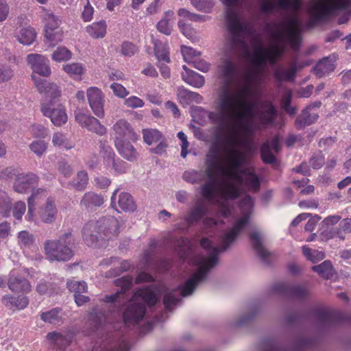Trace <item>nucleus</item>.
Returning a JSON list of instances; mask_svg holds the SVG:
<instances>
[{
  "mask_svg": "<svg viewBox=\"0 0 351 351\" xmlns=\"http://www.w3.org/2000/svg\"><path fill=\"white\" fill-rule=\"evenodd\" d=\"M255 78L254 74L247 75L244 83L236 90L227 86L221 88L217 102L219 112H208L209 119L219 125H223L226 117L233 119L228 125L230 133L226 144L221 151L217 145H212L206 155V162L216 170L217 177L201 188L202 195L206 200L217 203L219 216L232 219V227L221 237V250H226L245 228L254 208V201L249 195L245 196L237 209L232 207L230 202L239 197L244 189L254 192L259 189L258 177L244 167L247 154L253 151L254 141L250 136L256 128V121L269 124L276 116V110L270 102L249 99L254 91L252 83Z\"/></svg>",
  "mask_w": 351,
  "mask_h": 351,
  "instance_id": "1",
  "label": "nucleus"
},
{
  "mask_svg": "<svg viewBox=\"0 0 351 351\" xmlns=\"http://www.w3.org/2000/svg\"><path fill=\"white\" fill-rule=\"evenodd\" d=\"M228 8L226 12L228 28L230 34L232 47L240 51L242 56L250 60L253 68L247 71L241 82L234 88L230 82L235 72V64L231 60L226 61L221 66V73L225 78L224 85L232 90H237L245 81L248 74H254L256 78L252 83L253 93L249 99H260L261 92L258 86L261 84L263 69L267 64H274L280 58L287 47L293 50L299 49L302 37V22L299 11L300 0H259L261 11L272 13L276 9L289 12L281 21L276 23L270 29L271 43L265 47L262 35L256 31L252 23L241 19L232 8L247 5L252 0H219Z\"/></svg>",
  "mask_w": 351,
  "mask_h": 351,
  "instance_id": "2",
  "label": "nucleus"
},
{
  "mask_svg": "<svg viewBox=\"0 0 351 351\" xmlns=\"http://www.w3.org/2000/svg\"><path fill=\"white\" fill-rule=\"evenodd\" d=\"M200 244L205 251V254L195 255L193 252L191 241L184 238L178 241L177 245L180 256L184 261L191 263L195 268L191 276L178 291L167 292L164 295L163 302L165 308L169 311L178 304L180 296L186 297L192 294L197 286L204 280L210 269L217 264L219 248L207 238H203Z\"/></svg>",
  "mask_w": 351,
  "mask_h": 351,
  "instance_id": "3",
  "label": "nucleus"
},
{
  "mask_svg": "<svg viewBox=\"0 0 351 351\" xmlns=\"http://www.w3.org/2000/svg\"><path fill=\"white\" fill-rule=\"evenodd\" d=\"M32 77L38 92L45 97L41 106L43 115L49 118L52 123L57 127L65 124L68 121L66 110L56 101L61 95L59 87L56 84L35 75H32Z\"/></svg>",
  "mask_w": 351,
  "mask_h": 351,
  "instance_id": "4",
  "label": "nucleus"
},
{
  "mask_svg": "<svg viewBox=\"0 0 351 351\" xmlns=\"http://www.w3.org/2000/svg\"><path fill=\"white\" fill-rule=\"evenodd\" d=\"M162 289L160 286H153L135 292L123 313L125 324L128 326L138 324L145 315V304L154 305L160 299Z\"/></svg>",
  "mask_w": 351,
  "mask_h": 351,
  "instance_id": "5",
  "label": "nucleus"
},
{
  "mask_svg": "<svg viewBox=\"0 0 351 351\" xmlns=\"http://www.w3.org/2000/svg\"><path fill=\"white\" fill-rule=\"evenodd\" d=\"M119 230V222L113 217H107L97 221H90L83 228L82 235L84 242L89 246L95 244L99 238H110Z\"/></svg>",
  "mask_w": 351,
  "mask_h": 351,
  "instance_id": "6",
  "label": "nucleus"
},
{
  "mask_svg": "<svg viewBox=\"0 0 351 351\" xmlns=\"http://www.w3.org/2000/svg\"><path fill=\"white\" fill-rule=\"evenodd\" d=\"M351 0H310L306 10L312 23H316L330 14L348 10Z\"/></svg>",
  "mask_w": 351,
  "mask_h": 351,
  "instance_id": "7",
  "label": "nucleus"
},
{
  "mask_svg": "<svg viewBox=\"0 0 351 351\" xmlns=\"http://www.w3.org/2000/svg\"><path fill=\"white\" fill-rule=\"evenodd\" d=\"M73 244L74 239L71 233L64 234L57 240L47 241L44 245L45 255L51 261H69L73 256Z\"/></svg>",
  "mask_w": 351,
  "mask_h": 351,
  "instance_id": "8",
  "label": "nucleus"
},
{
  "mask_svg": "<svg viewBox=\"0 0 351 351\" xmlns=\"http://www.w3.org/2000/svg\"><path fill=\"white\" fill-rule=\"evenodd\" d=\"M133 279L132 277L127 276L115 280V285L121 287L120 291H117L114 294L106 295L104 301L106 303H110L113 306V311L119 313L121 305L125 301V293L130 289L132 285Z\"/></svg>",
  "mask_w": 351,
  "mask_h": 351,
  "instance_id": "9",
  "label": "nucleus"
},
{
  "mask_svg": "<svg viewBox=\"0 0 351 351\" xmlns=\"http://www.w3.org/2000/svg\"><path fill=\"white\" fill-rule=\"evenodd\" d=\"M111 136L114 138V144L123 141H135L137 135L130 123L125 119H119L112 127Z\"/></svg>",
  "mask_w": 351,
  "mask_h": 351,
  "instance_id": "10",
  "label": "nucleus"
},
{
  "mask_svg": "<svg viewBox=\"0 0 351 351\" xmlns=\"http://www.w3.org/2000/svg\"><path fill=\"white\" fill-rule=\"evenodd\" d=\"M75 121L82 128H86L90 132L101 136L106 133L107 130L106 127L103 125L97 119L80 109H77L75 111Z\"/></svg>",
  "mask_w": 351,
  "mask_h": 351,
  "instance_id": "11",
  "label": "nucleus"
},
{
  "mask_svg": "<svg viewBox=\"0 0 351 351\" xmlns=\"http://www.w3.org/2000/svg\"><path fill=\"white\" fill-rule=\"evenodd\" d=\"M58 208L55 200L49 197L46 202L40 206L35 211V215L37 219L36 221H32L38 224L40 221L45 223H52L56 219Z\"/></svg>",
  "mask_w": 351,
  "mask_h": 351,
  "instance_id": "12",
  "label": "nucleus"
},
{
  "mask_svg": "<svg viewBox=\"0 0 351 351\" xmlns=\"http://www.w3.org/2000/svg\"><path fill=\"white\" fill-rule=\"evenodd\" d=\"M86 97L93 112L99 118H103L104 111V94L97 87L93 86L87 89Z\"/></svg>",
  "mask_w": 351,
  "mask_h": 351,
  "instance_id": "13",
  "label": "nucleus"
},
{
  "mask_svg": "<svg viewBox=\"0 0 351 351\" xmlns=\"http://www.w3.org/2000/svg\"><path fill=\"white\" fill-rule=\"evenodd\" d=\"M27 62L33 72L42 75L49 76L51 74V69L49 60L43 55L31 53L27 56Z\"/></svg>",
  "mask_w": 351,
  "mask_h": 351,
  "instance_id": "14",
  "label": "nucleus"
},
{
  "mask_svg": "<svg viewBox=\"0 0 351 351\" xmlns=\"http://www.w3.org/2000/svg\"><path fill=\"white\" fill-rule=\"evenodd\" d=\"M101 153L104 156L107 169H113L117 173L126 171L127 163L119 159H115V154L112 147L108 145H103Z\"/></svg>",
  "mask_w": 351,
  "mask_h": 351,
  "instance_id": "15",
  "label": "nucleus"
},
{
  "mask_svg": "<svg viewBox=\"0 0 351 351\" xmlns=\"http://www.w3.org/2000/svg\"><path fill=\"white\" fill-rule=\"evenodd\" d=\"M38 178L34 173L19 174L14 184V189L19 193H26L37 186Z\"/></svg>",
  "mask_w": 351,
  "mask_h": 351,
  "instance_id": "16",
  "label": "nucleus"
},
{
  "mask_svg": "<svg viewBox=\"0 0 351 351\" xmlns=\"http://www.w3.org/2000/svg\"><path fill=\"white\" fill-rule=\"evenodd\" d=\"M119 189H116L111 197V206L118 212L119 209L126 212H133L136 209V204L132 197L128 193H121L117 201L116 195Z\"/></svg>",
  "mask_w": 351,
  "mask_h": 351,
  "instance_id": "17",
  "label": "nucleus"
},
{
  "mask_svg": "<svg viewBox=\"0 0 351 351\" xmlns=\"http://www.w3.org/2000/svg\"><path fill=\"white\" fill-rule=\"evenodd\" d=\"M206 206L202 201L197 202L187 216L182 218L184 225H178V228L184 230L197 222L206 213Z\"/></svg>",
  "mask_w": 351,
  "mask_h": 351,
  "instance_id": "18",
  "label": "nucleus"
},
{
  "mask_svg": "<svg viewBox=\"0 0 351 351\" xmlns=\"http://www.w3.org/2000/svg\"><path fill=\"white\" fill-rule=\"evenodd\" d=\"M32 194L27 199V213L25 216V219L27 221H36L37 220L35 211L37 208V205L40 203V200L44 199L47 196V192L45 190L42 189H33Z\"/></svg>",
  "mask_w": 351,
  "mask_h": 351,
  "instance_id": "19",
  "label": "nucleus"
},
{
  "mask_svg": "<svg viewBox=\"0 0 351 351\" xmlns=\"http://www.w3.org/2000/svg\"><path fill=\"white\" fill-rule=\"evenodd\" d=\"M8 284L9 289L16 293H28L32 288L28 280L22 277L16 271H11Z\"/></svg>",
  "mask_w": 351,
  "mask_h": 351,
  "instance_id": "20",
  "label": "nucleus"
},
{
  "mask_svg": "<svg viewBox=\"0 0 351 351\" xmlns=\"http://www.w3.org/2000/svg\"><path fill=\"white\" fill-rule=\"evenodd\" d=\"M274 290L276 292L288 294L295 298H303L308 293V289L304 285H295L290 287L287 284L280 282L275 285Z\"/></svg>",
  "mask_w": 351,
  "mask_h": 351,
  "instance_id": "21",
  "label": "nucleus"
},
{
  "mask_svg": "<svg viewBox=\"0 0 351 351\" xmlns=\"http://www.w3.org/2000/svg\"><path fill=\"white\" fill-rule=\"evenodd\" d=\"M271 150L276 152L279 151L278 137L274 138L271 142L267 141L265 143L261 148V157L266 163H273L276 160Z\"/></svg>",
  "mask_w": 351,
  "mask_h": 351,
  "instance_id": "22",
  "label": "nucleus"
},
{
  "mask_svg": "<svg viewBox=\"0 0 351 351\" xmlns=\"http://www.w3.org/2000/svg\"><path fill=\"white\" fill-rule=\"evenodd\" d=\"M182 68L184 71L182 73V78L186 83L195 88H201L204 86L205 81L202 75L190 70L186 65H183Z\"/></svg>",
  "mask_w": 351,
  "mask_h": 351,
  "instance_id": "23",
  "label": "nucleus"
},
{
  "mask_svg": "<svg viewBox=\"0 0 351 351\" xmlns=\"http://www.w3.org/2000/svg\"><path fill=\"white\" fill-rule=\"evenodd\" d=\"M178 97L183 105H190L193 103L200 104L202 97L197 93L192 92L184 87L178 89Z\"/></svg>",
  "mask_w": 351,
  "mask_h": 351,
  "instance_id": "24",
  "label": "nucleus"
},
{
  "mask_svg": "<svg viewBox=\"0 0 351 351\" xmlns=\"http://www.w3.org/2000/svg\"><path fill=\"white\" fill-rule=\"evenodd\" d=\"M131 141H123L114 144L117 151L124 158L130 161L135 160L138 157V153L134 146L130 143Z\"/></svg>",
  "mask_w": 351,
  "mask_h": 351,
  "instance_id": "25",
  "label": "nucleus"
},
{
  "mask_svg": "<svg viewBox=\"0 0 351 351\" xmlns=\"http://www.w3.org/2000/svg\"><path fill=\"white\" fill-rule=\"evenodd\" d=\"M174 21L175 14L173 11L169 10L165 12L162 19L156 25L158 30L165 35H170Z\"/></svg>",
  "mask_w": 351,
  "mask_h": 351,
  "instance_id": "26",
  "label": "nucleus"
},
{
  "mask_svg": "<svg viewBox=\"0 0 351 351\" xmlns=\"http://www.w3.org/2000/svg\"><path fill=\"white\" fill-rule=\"evenodd\" d=\"M318 118V114L315 111H312L311 106H307L298 117L296 120V126L301 128L305 125H308L314 123Z\"/></svg>",
  "mask_w": 351,
  "mask_h": 351,
  "instance_id": "27",
  "label": "nucleus"
},
{
  "mask_svg": "<svg viewBox=\"0 0 351 351\" xmlns=\"http://www.w3.org/2000/svg\"><path fill=\"white\" fill-rule=\"evenodd\" d=\"M16 38L22 45H30L36 38V32L32 27H22L16 33Z\"/></svg>",
  "mask_w": 351,
  "mask_h": 351,
  "instance_id": "28",
  "label": "nucleus"
},
{
  "mask_svg": "<svg viewBox=\"0 0 351 351\" xmlns=\"http://www.w3.org/2000/svg\"><path fill=\"white\" fill-rule=\"evenodd\" d=\"M2 302L10 309H24L29 304V300L26 296L15 298L11 295H5L2 298Z\"/></svg>",
  "mask_w": 351,
  "mask_h": 351,
  "instance_id": "29",
  "label": "nucleus"
},
{
  "mask_svg": "<svg viewBox=\"0 0 351 351\" xmlns=\"http://www.w3.org/2000/svg\"><path fill=\"white\" fill-rule=\"evenodd\" d=\"M62 70L71 78L81 80L82 75L86 72V67L80 62H72L64 64Z\"/></svg>",
  "mask_w": 351,
  "mask_h": 351,
  "instance_id": "30",
  "label": "nucleus"
},
{
  "mask_svg": "<svg viewBox=\"0 0 351 351\" xmlns=\"http://www.w3.org/2000/svg\"><path fill=\"white\" fill-rule=\"evenodd\" d=\"M298 67L295 62H293L291 65L285 69L282 66H278L274 72L276 78L279 81H292L294 80Z\"/></svg>",
  "mask_w": 351,
  "mask_h": 351,
  "instance_id": "31",
  "label": "nucleus"
},
{
  "mask_svg": "<svg viewBox=\"0 0 351 351\" xmlns=\"http://www.w3.org/2000/svg\"><path fill=\"white\" fill-rule=\"evenodd\" d=\"M51 143L55 147L65 150H70L75 146L74 143L71 141L66 135L61 132L53 133Z\"/></svg>",
  "mask_w": 351,
  "mask_h": 351,
  "instance_id": "32",
  "label": "nucleus"
},
{
  "mask_svg": "<svg viewBox=\"0 0 351 351\" xmlns=\"http://www.w3.org/2000/svg\"><path fill=\"white\" fill-rule=\"evenodd\" d=\"M250 239L252 243V245L256 252V253L262 257L263 258H266L269 252L267 249L265 248V247L263 245L262 243V236L260 232L258 231H253L252 232L250 235Z\"/></svg>",
  "mask_w": 351,
  "mask_h": 351,
  "instance_id": "33",
  "label": "nucleus"
},
{
  "mask_svg": "<svg viewBox=\"0 0 351 351\" xmlns=\"http://www.w3.org/2000/svg\"><path fill=\"white\" fill-rule=\"evenodd\" d=\"M335 60L326 57L320 60L315 65L314 70L317 76L321 77L332 71L335 69Z\"/></svg>",
  "mask_w": 351,
  "mask_h": 351,
  "instance_id": "34",
  "label": "nucleus"
},
{
  "mask_svg": "<svg viewBox=\"0 0 351 351\" xmlns=\"http://www.w3.org/2000/svg\"><path fill=\"white\" fill-rule=\"evenodd\" d=\"M103 203L104 199L101 195L93 192H88L84 195L80 204L82 206L86 208H93L95 206H100Z\"/></svg>",
  "mask_w": 351,
  "mask_h": 351,
  "instance_id": "35",
  "label": "nucleus"
},
{
  "mask_svg": "<svg viewBox=\"0 0 351 351\" xmlns=\"http://www.w3.org/2000/svg\"><path fill=\"white\" fill-rule=\"evenodd\" d=\"M86 32L93 38H103L106 34V24L104 21L93 23L86 27Z\"/></svg>",
  "mask_w": 351,
  "mask_h": 351,
  "instance_id": "36",
  "label": "nucleus"
},
{
  "mask_svg": "<svg viewBox=\"0 0 351 351\" xmlns=\"http://www.w3.org/2000/svg\"><path fill=\"white\" fill-rule=\"evenodd\" d=\"M43 19L45 23L44 32L60 29L62 21L52 12H47Z\"/></svg>",
  "mask_w": 351,
  "mask_h": 351,
  "instance_id": "37",
  "label": "nucleus"
},
{
  "mask_svg": "<svg viewBox=\"0 0 351 351\" xmlns=\"http://www.w3.org/2000/svg\"><path fill=\"white\" fill-rule=\"evenodd\" d=\"M88 182V176L87 172L82 170L77 172L76 176L69 184L76 190L82 191L86 187Z\"/></svg>",
  "mask_w": 351,
  "mask_h": 351,
  "instance_id": "38",
  "label": "nucleus"
},
{
  "mask_svg": "<svg viewBox=\"0 0 351 351\" xmlns=\"http://www.w3.org/2000/svg\"><path fill=\"white\" fill-rule=\"evenodd\" d=\"M62 318V312L60 308H55L49 311L45 312L41 315V319L45 322L53 324L60 323Z\"/></svg>",
  "mask_w": 351,
  "mask_h": 351,
  "instance_id": "39",
  "label": "nucleus"
},
{
  "mask_svg": "<svg viewBox=\"0 0 351 351\" xmlns=\"http://www.w3.org/2000/svg\"><path fill=\"white\" fill-rule=\"evenodd\" d=\"M45 38L50 47H54L63 39V32L60 29L45 32Z\"/></svg>",
  "mask_w": 351,
  "mask_h": 351,
  "instance_id": "40",
  "label": "nucleus"
},
{
  "mask_svg": "<svg viewBox=\"0 0 351 351\" xmlns=\"http://www.w3.org/2000/svg\"><path fill=\"white\" fill-rule=\"evenodd\" d=\"M71 58V51L65 47H58L51 55V59L57 62H66Z\"/></svg>",
  "mask_w": 351,
  "mask_h": 351,
  "instance_id": "41",
  "label": "nucleus"
},
{
  "mask_svg": "<svg viewBox=\"0 0 351 351\" xmlns=\"http://www.w3.org/2000/svg\"><path fill=\"white\" fill-rule=\"evenodd\" d=\"M302 252L306 258L312 263H316L323 260L325 254L323 252L317 250H312L307 245L302 247Z\"/></svg>",
  "mask_w": 351,
  "mask_h": 351,
  "instance_id": "42",
  "label": "nucleus"
},
{
  "mask_svg": "<svg viewBox=\"0 0 351 351\" xmlns=\"http://www.w3.org/2000/svg\"><path fill=\"white\" fill-rule=\"evenodd\" d=\"M339 226L341 230L335 228L330 231V234L332 238L338 237L343 240L344 239V236L342 234V231L346 233L351 232V219H344L340 222Z\"/></svg>",
  "mask_w": 351,
  "mask_h": 351,
  "instance_id": "43",
  "label": "nucleus"
},
{
  "mask_svg": "<svg viewBox=\"0 0 351 351\" xmlns=\"http://www.w3.org/2000/svg\"><path fill=\"white\" fill-rule=\"evenodd\" d=\"M29 148L36 156L42 157L47 152L48 143L43 140H35L29 145Z\"/></svg>",
  "mask_w": 351,
  "mask_h": 351,
  "instance_id": "44",
  "label": "nucleus"
},
{
  "mask_svg": "<svg viewBox=\"0 0 351 351\" xmlns=\"http://www.w3.org/2000/svg\"><path fill=\"white\" fill-rule=\"evenodd\" d=\"M313 270L319 276L325 278H329L332 275V266L331 263L328 261H326L320 265L313 267Z\"/></svg>",
  "mask_w": 351,
  "mask_h": 351,
  "instance_id": "45",
  "label": "nucleus"
},
{
  "mask_svg": "<svg viewBox=\"0 0 351 351\" xmlns=\"http://www.w3.org/2000/svg\"><path fill=\"white\" fill-rule=\"evenodd\" d=\"M143 136L144 141L149 145L159 141L162 137V134L158 130L155 129L143 130Z\"/></svg>",
  "mask_w": 351,
  "mask_h": 351,
  "instance_id": "46",
  "label": "nucleus"
},
{
  "mask_svg": "<svg viewBox=\"0 0 351 351\" xmlns=\"http://www.w3.org/2000/svg\"><path fill=\"white\" fill-rule=\"evenodd\" d=\"M155 54L159 62H169V49L167 45L162 43L154 44Z\"/></svg>",
  "mask_w": 351,
  "mask_h": 351,
  "instance_id": "47",
  "label": "nucleus"
},
{
  "mask_svg": "<svg viewBox=\"0 0 351 351\" xmlns=\"http://www.w3.org/2000/svg\"><path fill=\"white\" fill-rule=\"evenodd\" d=\"M191 3L197 10L209 13L212 11L215 2L213 0H190Z\"/></svg>",
  "mask_w": 351,
  "mask_h": 351,
  "instance_id": "48",
  "label": "nucleus"
},
{
  "mask_svg": "<svg viewBox=\"0 0 351 351\" xmlns=\"http://www.w3.org/2000/svg\"><path fill=\"white\" fill-rule=\"evenodd\" d=\"M204 176L202 171L189 170L183 173L182 178L187 182L197 183L202 181Z\"/></svg>",
  "mask_w": 351,
  "mask_h": 351,
  "instance_id": "49",
  "label": "nucleus"
},
{
  "mask_svg": "<svg viewBox=\"0 0 351 351\" xmlns=\"http://www.w3.org/2000/svg\"><path fill=\"white\" fill-rule=\"evenodd\" d=\"M67 287L70 291L77 293H83L87 291V285L84 281H77L71 280L67 282Z\"/></svg>",
  "mask_w": 351,
  "mask_h": 351,
  "instance_id": "50",
  "label": "nucleus"
},
{
  "mask_svg": "<svg viewBox=\"0 0 351 351\" xmlns=\"http://www.w3.org/2000/svg\"><path fill=\"white\" fill-rule=\"evenodd\" d=\"M101 265H113V266H117L118 265H120L119 267V271H125L129 269L130 267V264L127 261H119V260L117 258L111 257L110 258L104 259L102 261Z\"/></svg>",
  "mask_w": 351,
  "mask_h": 351,
  "instance_id": "51",
  "label": "nucleus"
},
{
  "mask_svg": "<svg viewBox=\"0 0 351 351\" xmlns=\"http://www.w3.org/2000/svg\"><path fill=\"white\" fill-rule=\"evenodd\" d=\"M47 338L53 341L54 343L60 348H62L67 346L70 340L64 337L62 334L58 332H50L47 335Z\"/></svg>",
  "mask_w": 351,
  "mask_h": 351,
  "instance_id": "52",
  "label": "nucleus"
},
{
  "mask_svg": "<svg viewBox=\"0 0 351 351\" xmlns=\"http://www.w3.org/2000/svg\"><path fill=\"white\" fill-rule=\"evenodd\" d=\"M181 51L184 61L189 64L194 59L197 58L200 55L199 52L190 47L182 46Z\"/></svg>",
  "mask_w": 351,
  "mask_h": 351,
  "instance_id": "53",
  "label": "nucleus"
},
{
  "mask_svg": "<svg viewBox=\"0 0 351 351\" xmlns=\"http://www.w3.org/2000/svg\"><path fill=\"white\" fill-rule=\"evenodd\" d=\"M14 76V71L8 64H0V83L9 82Z\"/></svg>",
  "mask_w": 351,
  "mask_h": 351,
  "instance_id": "54",
  "label": "nucleus"
},
{
  "mask_svg": "<svg viewBox=\"0 0 351 351\" xmlns=\"http://www.w3.org/2000/svg\"><path fill=\"white\" fill-rule=\"evenodd\" d=\"M12 215L17 220H21L26 211V204L23 201L15 202L12 208Z\"/></svg>",
  "mask_w": 351,
  "mask_h": 351,
  "instance_id": "55",
  "label": "nucleus"
},
{
  "mask_svg": "<svg viewBox=\"0 0 351 351\" xmlns=\"http://www.w3.org/2000/svg\"><path fill=\"white\" fill-rule=\"evenodd\" d=\"M10 204V199L6 192L0 190V209H1V214L3 217H8L9 211L8 207Z\"/></svg>",
  "mask_w": 351,
  "mask_h": 351,
  "instance_id": "56",
  "label": "nucleus"
},
{
  "mask_svg": "<svg viewBox=\"0 0 351 351\" xmlns=\"http://www.w3.org/2000/svg\"><path fill=\"white\" fill-rule=\"evenodd\" d=\"M30 132L34 138H44L48 134V129L40 124H33L30 127Z\"/></svg>",
  "mask_w": 351,
  "mask_h": 351,
  "instance_id": "57",
  "label": "nucleus"
},
{
  "mask_svg": "<svg viewBox=\"0 0 351 351\" xmlns=\"http://www.w3.org/2000/svg\"><path fill=\"white\" fill-rule=\"evenodd\" d=\"M19 243L23 247H29L34 243V237L29 232L21 231L18 235Z\"/></svg>",
  "mask_w": 351,
  "mask_h": 351,
  "instance_id": "58",
  "label": "nucleus"
},
{
  "mask_svg": "<svg viewBox=\"0 0 351 351\" xmlns=\"http://www.w3.org/2000/svg\"><path fill=\"white\" fill-rule=\"evenodd\" d=\"M124 105L130 108H138L143 107L145 103L143 99L136 96H130L125 99Z\"/></svg>",
  "mask_w": 351,
  "mask_h": 351,
  "instance_id": "59",
  "label": "nucleus"
},
{
  "mask_svg": "<svg viewBox=\"0 0 351 351\" xmlns=\"http://www.w3.org/2000/svg\"><path fill=\"white\" fill-rule=\"evenodd\" d=\"M110 88L113 91L114 94L120 98H124L130 93V92L123 85L119 83H112L110 85Z\"/></svg>",
  "mask_w": 351,
  "mask_h": 351,
  "instance_id": "60",
  "label": "nucleus"
},
{
  "mask_svg": "<svg viewBox=\"0 0 351 351\" xmlns=\"http://www.w3.org/2000/svg\"><path fill=\"white\" fill-rule=\"evenodd\" d=\"M126 343L121 341L117 343H112L107 346H105L100 351H127Z\"/></svg>",
  "mask_w": 351,
  "mask_h": 351,
  "instance_id": "61",
  "label": "nucleus"
},
{
  "mask_svg": "<svg viewBox=\"0 0 351 351\" xmlns=\"http://www.w3.org/2000/svg\"><path fill=\"white\" fill-rule=\"evenodd\" d=\"M121 53L125 56H132L137 51V47L130 42H125L121 45Z\"/></svg>",
  "mask_w": 351,
  "mask_h": 351,
  "instance_id": "62",
  "label": "nucleus"
},
{
  "mask_svg": "<svg viewBox=\"0 0 351 351\" xmlns=\"http://www.w3.org/2000/svg\"><path fill=\"white\" fill-rule=\"evenodd\" d=\"M190 64L202 72H206L209 70V64L199 56L194 59Z\"/></svg>",
  "mask_w": 351,
  "mask_h": 351,
  "instance_id": "63",
  "label": "nucleus"
},
{
  "mask_svg": "<svg viewBox=\"0 0 351 351\" xmlns=\"http://www.w3.org/2000/svg\"><path fill=\"white\" fill-rule=\"evenodd\" d=\"M94 12L93 7L90 4L89 1L87 0L86 4L84 7V10L82 14V17L83 20L86 22L90 21L93 19Z\"/></svg>",
  "mask_w": 351,
  "mask_h": 351,
  "instance_id": "64",
  "label": "nucleus"
}]
</instances>
